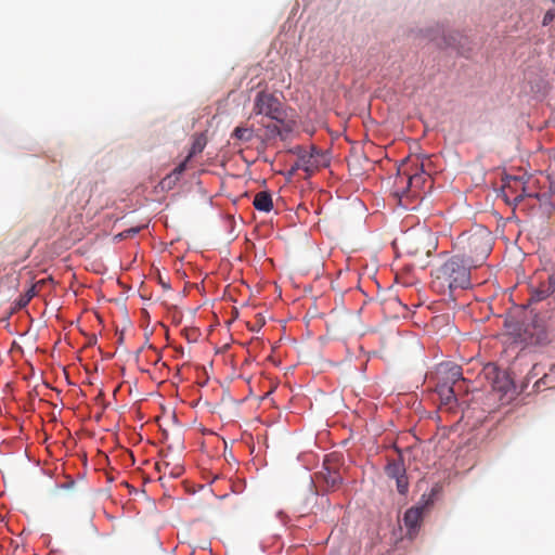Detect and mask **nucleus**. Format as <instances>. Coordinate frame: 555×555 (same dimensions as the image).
<instances>
[{"mask_svg":"<svg viewBox=\"0 0 555 555\" xmlns=\"http://www.w3.org/2000/svg\"><path fill=\"white\" fill-rule=\"evenodd\" d=\"M472 266L456 254L431 271V288L439 293L452 294L456 289H466L472 285Z\"/></svg>","mask_w":555,"mask_h":555,"instance_id":"nucleus-1","label":"nucleus"},{"mask_svg":"<svg viewBox=\"0 0 555 555\" xmlns=\"http://www.w3.org/2000/svg\"><path fill=\"white\" fill-rule=\"evenodd\" d=\"M555 293V276L548 275L546 281L541 282L530 293V302H539L548 298Z\"/></svg>","mask_w":555,"mask_h":555,"instance_id":"nucleus-9","label":"nucleus"},{"mask_svg":"<svg viewBox=\"0 0 555 555\" xmlns=\"http://www.w3.org/2000/svg\"><path fill=\"white\" fill-rule=\"evenodd\" d=\"M140 231V228H130V229H127L125 231H122L119 236L120 237H124V238H127V237H132L134 236L135 234H138Z\"/></svg>","mask_w":555,"mask_h":555,"instance_id":"nucleus-19","label":"nucleus"},{"mask_svg":"<svg viewBox=\"0 0 555 555\" xmlns=\"http://www.w3.org/2000/svg\"><path fill=\"white\" fill-rule=\"evenodd\" d=\"M450 377L453 379V382L459 380L462 377V372L459 366H452L450 369Z\"/></svg>","mask_w":555,"mask_h":555,"instance_id":"nucleus-20","label":"nucleus"},{"mask_svg":"<svg viewBox=\"0 0 555 555\" xmlns=\"http://www.w3.org/2000/svg\"><path fill=\"white\" fill-rule=\"evenodd\" d=\"M206 146V139L203 135H198L194 139L189 155L186 156V160H190L196 154L203 152Z\"/></svg>","mask_w":555,"mask_h":555,"instance_id":"nucleus-15","label":"nucleus"},{"mask_svg":"<svg viewBox=\"0 0 555 555\" xmlns=\"http://www.w3.org/2000/svg\"><path fill=\"white\" fill-rule=\"evenodd\" d=\"M506 202L518 205L526 196V188L521 178L507 177L503 185Z\"/></svg>","mask_w":555,"mask_h":555,"instance_id":"nucleus-6","label":"nucleus"},{"mask_svg":"<svg viewBox=\"0 0 555 555\" xmlns=\"http://www.w3.org/2000/svg\"><path fill=\"white\" fill-rule=\"evenodd\" d=\"M386 474L389 478H397L405 474L403 463L400 461H391L386 465Z\"/></svg>","mask_w":555,"mask_h":555,"instance_id":"nucleus-13","label":"nucleus"},{"mask_svg":"<svg viewBox=\"0 0 555 555\" xmlns=\"http://www.w3.org/2000/svg\"><path fill=\"white\" fill-rule=\"evenodd\" d=\"M35 296H36V286L31 285L24 294H22L18 297V299L16 301L17 307L25 308Z\"/></svg>","mask_w":555,"mask_h":555,"instance_id":"nucleus-16","label":"nucleus"},{"mask_svg":"<svg viewBox=\"0 0 555 555\" xmlns=\"http://www.w3.org/2000/svg\"><path fill=\"white\" fill-rule=\"evenodd\" d=\"M456 255L472 267L481 266L492 250L491 233L482 227L460 234L454 243Z\"/></svg>","mask_w":555,"mask_h":555,"instance_id":"nucleus-2","label":"nucleus"},{"mask_svg":"<svg viewBox=\"0 0 555 555\" xmlns=\"http://www.w3.org/2000/svg\"><path fill=\"white\" fill-rule=\"evenodd\" d=\"M426 160L428 159L426 158ZM425 159L420 162V159L416 158L414 170H403V175L406 178V189H402L400 202L403 196H415L417 192L425 186L426 182H430V176L425 171Z\"/></svg>","mask_w":555,"mask_h":555,"instance_id":"nucleus-4","label":"nucleus"},{"mask_svg":"<svg viewBox=\"0 0 555 555\" xmlns=\"http://www.w3.org/2000/svg\"><path fill=\"white\" fill-rule=\"evenodd\" d=\"M438 392L444 404H450L455 399L453 387L442 385L439 387Z\"/></svg>","mask_w":555,"mask_h":555,"instance_id":"nucleus-17","label":"nucleus"},{"mask_svg":"<svg viewBox=\"0 0 555 555\" xmlns=\"http://www.w3.org/2000/svg\"><path fill=\"white\" fill-rule=\"evenodd\" d=\"M424 506L416 505L410 507L403 516V524L408 529V537L413 539L423 520Z\"/></svg>","mask_w":555,"mask_h":555,"instance_id":"nucleus-8","label":"nucleus"},{"mask_svg":"<svg viewBox=\"0 0 555 555\" xmlns=\"http://www.w3.org/2000/svg\"><path fill=\"white\" fill-rule=\"evenodd\" d=\"M553 1H554V3H555V0H553Z\"/></svg>","mask_w":555,"mask_h":555,"instance_id":"nucleus-26","label":"nucleus"},{"mask_svg":"<svg viewBox=\"0 0 555 555\" xmlns=\"http://www.w3.org/2000/svg\"><path fill=\"white\" fill-rule=\"evenodd\" d=\"M554 18H555V13L552 10H550L545 13L542 24L544 26H546V25L551 24L554 21Z\"/></svg>","mask_w":555,"mask_h":555,"instance_id":"nucleus-21","label":"nucleus"},{"mask_svg":"<svg viewBox=\"0 0 555 555\" xmlns=\"http://www.w3.org/2000/svg\"><path fill=\"white\" fill-rule=\"evenodd\" d=\"M402 166H403V169H402V168H399V171H403L404 169L410 170V169L408 168V163H404Z\"/></svg>","mask_w":555,"mask_h":555,"instance_id":"nucleus-24","label":"nucleus"},{"mask_svg":"<svg viewBox=\"0 0 555 555\" xmlns=\"http://www.w3.org/2000/svg\"><path fill=\"white\" fill-rule=\"evenodd\" d=\"M232 138L241 142H249L254 138V130L251 128L236 127L232 133Z\"/></svg>","mask_w":555,"mask_h":555,"instance_id":"nucleus-14","label":"nucleus"},{"mask_svg":"<svg viewBox=\"0 0 555 555\" xmlns=\"http://www.w3.org/2000/svg\"><path fill=\"white\" fill-rule=\"evenodd\" d=\"M253 205L259 211H271L273 208L271 194L267 191L258 192L254 197Z\"/></svg>","mask_w":555,"mask_h":555,"instance_id":"nucleus-11","label":"nucleus"},{"mask_svg":"<svg viewBox=\"0 0 555 555\" xmlns=\"http://www.w3.org/2000/svg\"><path fill=\"white\" fill-rule=\"evenodd\" d=\"M327 156L321 150L311 146L310 151H306L299 155L296 166L310 173L321 167L327 166Z\"/></svg>","mask_w":555,"mask_h":555,"instance_id":"nucleus-5","label":"nucleus"},{"mask_svg":"<svg viewBox=\"0 0 555 555\" xmlns=\"http://www.w3.org/2000/svg\"><path fill=\"white\" fill-rule=\"evenodd\" d=\"M156 469L159 473L168 474L172 478H178L182 475L184 468L181 464L175 463L171 464L169 461H162L156 463Z\"/></svg>","mask_w":555,"mask_h":555,"instance_id":"nucleus-12","label":"nucleus"},{"mask_svg":"<svg viewBox=\"0 0 555 555\" xmlns=\"http://www.w3.org/2000/svg\"><path fill=\"white\" fill-rule=\"evenodd\" d=\"M545 339H546V333H545L543 330H541V331H540V333L538 334V336H537V338H535L534 343H537V344H541V343H543Z\"/></svg>","mask_w":555,"mask_h":555,"instance_id":"nucleus-23","label":"nucleus"},{"mask_svg":"<svg viewBox=\"0 0 555 555\" xmlns=\"http://www.w3.org/2000/svg\"><path fill=\"white\" fill-rule=\"evenodd\" d=\"M254 115H263L272 120L282 121L284 114L280 100L272 93L259 91L253 106Z\"/></svg>","mask_w":555,"mask_h":555,"instance_id":"nucleus-3","label":"nucleus"},{"mask_svg":"<svg viewBox=\"0 0 555 555\" xmlns=\"http://www.w3.org/2000/svg\"><path fill=\"white\" fill-rule=\"evenodd\" d=\"M395 479L397 482V489H398L399 493L405 494L409 489V482H408V478H406L405 474L400 477H397Z\"/></svg>","mask_w":555,"mask_h":555,"instance_id":"nucleus-18","label":"nucleus"},{"mask_svg":"<svg viewBox=\"0 0 555 555\" xmlns=\"http://www.w3.org/2000/svg\"><path fill=\"white\" fill-rule=\"evenodd\" d=\"M189 160H186V158L181 163L179 164L172 171L173 175L176 176H180L185 169H186V163Z\"/></svg>","mask_w":555,"mask_h":555,"instance_id":"nucleus-22","label":"nucleus"},{"mask_svg":"<svg viewBox=\"0 0 555 555\" xmlns=\"http://www.w3.org/2000/svg\"><path fill=\"white\" fill-rule=\"evenodd\" d=\"M318 478L325 482L328 490L337 489L343 482L340 473L336 469H332L326 463H324L322 470L318 473Z\"/></svg>","mask_w":555,"mask_h":555,"instance_id":"nucleus-10","label":"nucleus"},{"mask_svg":"<svg viewBox=\"0 0 555 555\" xmlns=\"http://www.w3.org/2000/svg\"><path fill=\"white\" fill-rule=\"evenodd\" d=\"M436 44L440 48H451L456 50L460 54H465V47L467 38L460 31L443 33L440 37L435 38Z\"/></svg>","mask_w":555,"mask_h":555,"instance_id":"nucleus-7","label":"nucleus"},{"mask_svg":"<svg viewBox=\"0 0 555 555\" xmlns=\"http://www.w3.org/2000/svg\"><path fill=\"white\" fill-rule=\"evenodd\" d=\"M552 188L555 190V181L552 182Z\"/></svg>","mask_w":555,"mask_h":555,"instance_id":"nucleus-25","label":"nucleus"}]
</instances>
